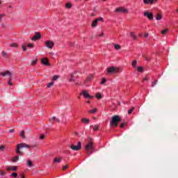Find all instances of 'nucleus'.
Masks as SVG:
<instances>
[{
    "label": "nucleus",
    "instance_id": "f257e3e1",
    "mask_svg": "<svg viewBox=\"0 0 178 178\" xmlns=\"http://www.w3.org/2000/svg\"><path fill=\"white\" fill-rule=\"evenodd\" d=\"M22 148H31V145H29L26 143H19L17 145V148L15 149V152L16 154H17L18 155H23V152L20 151V149H22Z\"/></svg>",
    "mask_w": 178,
    "mask_h": 178
},
{
    "label": "nucleus",
    "instance_id": "f03ea898",
    "mask_svg": "<svg viewBox=\"0 0 178 178\" xmlns=\"http://www.w3.org/2000/svg\"><path fill=\"white\" fill-rule=\"evenodd\" d=\"M119 122H122V118H120V115H114L112 117L111 120L110 122V126L117 127L118 123Z\"/></svg>",
    "mask_w": 178,
    "mask_h": 178
},
{
    "label": "nucleus",
    "instance_id": "7ed1b4c3",
    "mask_svg": "<svg viewBox=\"0 0 178 178\" xmlns=\"http://www.w3.org/2000/svg\"><path fill=\"white\" fill-rule=\"evenodd\" d=\"M107 73L108 74H113L115 73H119V68L112 66L107 69Z\"/></svg>",
    "mask_w": 178,
    "mask_h": 178
},
{
    "label": "nucleus",
    "instance_id": "20e7f679",
    "mask_svg": "<svg viewBox=\"0 0 178 178\" xmlns=\"http://www.w3.org/2000/svg\"><path fill=\"white\" fill-rule=\"evenodd\" d=\"M70 148L73 151H80V149H81V143L78 142V144L76 146L72 144L70 145Z\"/></svg>",
    "mask_w": 178,
    "mask_h": 178
},
{
    "label": "nucleus",
    "instance_id": "39448f33",
    "mask_svg": "<svg viewBox=\"0 0 178 178\" xmlns=\"http://www.w3.org/2000/svg\"><path fill=\"white\" fill-rule=\"evenodd\" d=\"M117 13H129V10L123 7H119L115 9Z\"/></svg>",
    "mask_w": 178,
    "mask_h": 178
},
{
    "label": "nucleus",
    "instance_id": "423d86ee",
    "mask_svg": "<svg viewBox=\"0 0 178 178\" xmlns=\"http://www.w3.org/2000/svg\"><path fill=\"white\" fill-rule=\"evenodd\" d=\"M80 95H83V98H86V99L89 98V99H92V98H94V96L90 95V94L88 93V92H87V90L82 91Z\"/></svg>",
    "mask_w": 178,
    "mask_h": 178
},
{
    "label": "nucleus",
    "instance_id": "0eeeda50",
    "mask_svg": "<svg viewBox=\"0 0 178 178\" xmlns=\"http://www.w3.org/2000/svg\"><path fill=\"white\" fill-rule=\"evenodd\" d=\"M44 45L47 48H49L50 49H52L54 48V46L55 45V43L51 40H47L44 42Z\"/></svg>",
    "mask_w": 178,
    "mask_h": 178
},
{
    "label": "nucleus",
    "instance_id": "6e6552de",
    "mask_svg": "<svg viewBox=\"0 0 178 178\" xmlns=\"http://www.w3.org/2000/svg\"><path fill=\"white\" fill-rule=\"evenodd\" d=\"M143 16L145 17H147V19L149 20H154V14H152V13H149L148 11H145L143 13Z\"/></svg>",
    "mask_w": 178,
    "mask_h": 178
},
{
    "label": "nucleus",
    "instance_id": "1a4fd4ad",
    "mask_svg": "<svg viewBox=\"0 0 178 178\" xmlns=\"http://www.w3.org/2000/svg\"><path fill=\"white\" fill-rule=\"evenodd\" d=\"M41 38V34L38 32L35 33V35L31 38L33 41H37Z\"/></svg>",
    "mask_w": 178,
    "mask_h": 178
},
{
    "label": "nucleus",
    "instance_id": "9d476101",
    "mask_svg": "<svg viewBox=\"0 0 178 178\" xmlns=\"http://www.w3.org/2000/svg\"><path fill=\"white\" fill-rule=\"evenodd\" d=\"M93 147H94V143L92 142H90L88 145H86V151H88V149H92Z\"/></svg>",
    "mask_w": 178,
    "mask_h": 178
},
{
    "label": "nucleus",
    "instance_id": "9b49d317",
    "mask_svg": "<svg viewBox=\"0 0 178 178\" xmlns=\"http://www.w3.org/2000/svg\"><path fill=\"white\" fill-rule=\"evenodd\" d=\"M76 74V72H74L73 74H71V79H70V81H76V79H77V76H74Z\"/></svg>",
    "mask_w": 178,
    "mask_h": 178
},
{
    "label": "nucleus",
    "instance_id": "f8f14e48",
    "mask_svg": "<svg viewBox=\"0 0 178 178\" xmlns=\"http://www.w3.org/2000/svg\"><path fill=\"white\" fill-rule=\"evenodd\" d=\"M42 65H44V66H49V62L48 61V59L43 58L42 60Z\"/></svg>",
    "mask_w": 178,
    "mask_h": 178
},
{
    "label": "nucleus",
    "instance_id": "ddd939ff",
    "mask_svg": "<svg viewBox=\"0 0 178 178\" xmlns=\"http://www.w3.org/2000/svg\"><path fill=\"white\" fill-rule=\"evenodd\" d=\"M6 74L9 76H12V74L9 71L1 72V76H3V77H5V76H6Z\"/></svg>",
    "mask_w": 178,
    "mask_h": 178
},
{
    "label": "nucleus",
    "instance_id": "4468645a",
    "mask_svg": "<svg viewBox=\"0 0 178 178\" xmlns=\"http://www.w3.org/2000/svg\"><path fill=\"white\" fill-rule=\"evenodd\" d=\"M60 162H62V157L55 158L54 160L53 161L54 163H60Z\"/></svg>",
    "mask_w": 178,
    "mask_h": 178
},
{
    "label": "nucleus",
    "instance_id": "2eb2a0df",
    "mask_svg": "<svg viewBox=\"0 0 178 178\" xmlns=\"http://www.w3.org/2000/svg\"><path fill=\"white\" fill-rule=\"evenodd\" d=\"M90 129H93L94 131H98V130L99 129V125L97 124V125H91L90 126Z\"/></svg>",
    "mask_w": 178,
    "mask_h": 178
},
{
    "label": "nucleus",
    "instance_id": "dca6fc26",
    "mask_svg": "<svg viewBox=\"0 0 178 178\" xmlns=\"http://www.w3.org/2000/svg\"><path fill=\"white\" fill-rule=\"evenodd\" d=\"M130 37L131 38H133V40H137V36L136 35V33H134V32L130 33Z\"/></svg>",
    "mask_w": 178,
    "mask_h": 178
},
{
    "label": "nucleus",
    "instance_id": "f3484780",
    "mask_svg": "<svg viewBox=\"0 0 178 178\" xmlns=\"http://www.w3.org/2000/svg\"><path fill=\"white\" fill-rule=\"evenodd\" d=\"M81 122H82V123H84L85 124H88V123H90V120L87 118H82Z\"/></svg>",
    "mask_w": 178,
    "mask_h": 178
},
{
    "label": "nucleus",
    "instance_id": "a211bd4d",
    "mask_svg": "<svg viewBox=\"0 0 178 178\" xmlns=\"http://www.w3.org/2000/svg\"><path fill=\"white\" fill-rule=\"evenodd\" d=\"M97 26H98V21H97V19H95V20L92 22L91 27H97Z\"/></svg>",
    "mask_w": 178,
    "mask_h": 178
},
{
    "label": "nucleus",
    "instance_id": "6ab92c4d",
    "mask_svg": "<svg viewBox=\"0 0 178 178\" xmlns=\"http://www.w3.org/2000/svg\"><path fill=\"white\" fill-rule=\"evenodd\" d=\"M94 79V75L90 74L86 79V81H91Z\"/></svg>",
    "mask_w": 178,
    "mask_h": 178
},
{
    "label": "nucleus",
    "instance_id": "aec40b11",
    "mask_svg": "<svg viewBox=\"0 0 178 178\" xmlns=\"http://www.w3.org/2000/svg\"><path fill=\"white\" fill-rule=\"evenodd\" d=\"M156 20H162V15L158 13L156 16Z\"/></svg>",
    "mask_w": 178,
    "mask_h": 178
},
{
    "label": "nucleus",
    "instance_id": "412c9836",
    "mask_svg": "<svg viewBox=\"0 0 178 178\" xmlns=\"http://www.w3.org/2000/svg\"><path fill=\"white\" fill-rule=\"evenodd\" d=\"M37 62H38V59L35 58L33 60H32L31 65H32V66H34V65H37Z\"/></svg>",
    "mask_w": 178,
    "mask_h": 178
},
{
    "label": "nucleus",
    "instance_id": "4be33fe9",
    "mask_svg": "<svg viewBox=\"0 0 178 178\" xmlns=\"http://www.w3.org/2000/svg\"><path fill=\"white\" fill-rule=\"evenodd\" d=\"M126 126H127V122H124L120 124V127H121V129L126 127Z\"/></svg>",
    "mask_w": 178,
    "mask_h": 178
},
{
    "label": "nucleus",
    "instance_id": "5701e85b",
    "mask_svg": "<svg viewBox=\"0 0 178 178\" xmlns=\"http://www.w3.org/2000/svg\"><path fill=\"white\" fill-rule=\"evenodd\" d=\"M114 48L116 51H119V49H121L122 47H120V44H115Z\"/></svg>",
    "mask_w": 178,
    "mask_h": 178
},
{
    "label": "nucleus",
    "instance_id": "b1692460",
    "mask_svg": "<svg viewBox=\"0 0 178 178\" xmlns=\"http://www.w3.org/2000/svg\"><path fill=\"white\" fill-rule=\"evenodd\" d=\"M137 70L139 73H143L144 72V68L143 67H138Z\"/></svg>",
    "mask_w": 178,
    "mask_h": 178
},
{
    "label": "nucleus",
    "instance_id": "393cba45",
    "mask_svg": "<svg viewBox=\"0 0 178 178\" xmlns=\"http://www.w3.org/2000/svg\"><path fill=\"white\" fill-rule=\"evenodd\" d=\"M58 79H59V76L58 75H54L52 78L53 83H54V81H56V80H58Z\"/></svg>",
    "mask_w": 178,
    "mask_h": 178
},
{
    "label": "nucleus",
    "instance_id": "a878e982",
    "mask_svg": "<svg viewBox=\"0 0 178 178\" xmlns=\"http://www.w3.org/2000/svg\"><path fill=\"white\" fill-rule=\"evenodd\" d=\"M27 166H28L29 168L33 166V161H31V160H28V161H27Z\"/></svg>",
    "mask_w": 178,
    "mask_h": 178
},
{
    "label": "nucleus",
    "instance_id": "bb28decb",
    "mask_svg": "<svg viewBox=\"0 0 178 178\" xmlns=\"http://www.w3.org/2000/svg\"><path fill=\"white\" fill-rule=\"evenodd\" d=\"M5 175H6V172L5 171H2L0 170V176L1 177H5Z\"/></svg>",
    "mask_w": 178,
    "mask_h": 178
},
{
    "label": "nucleus",
    "instance_id": "cd10ccee",
    "mask_svg": "<svg viewBox=\"0 0 178 178\" xmlns=\"http://www.w3.org/2000/svg\"><path fill=\"white\" fill-rule=\"evenodd\" d=\"M12 161L13 162H17V161H19V156H15V157H13Z\"/></svg>",
    "mask_w": 178,
    "mask_h": 178
},
{
    "label": "nucleus",
    "instance_id": "c85d7f7f",
    "mask_svg": "<svg viewBox=\"0 0 178 178\" xmlns=\"http://www.w3.org/2000/svg\"><path fill=\"white\" fill-rule=\"evenodd\" d=\"M132 67H134V68L137 67V60H134L133 62H132Z\"/></svg>",
    "mask_w": 178,
    "mask_h": 178
},
{
    "label": "nucleus",
    "instance_id": "c756f323",
    "mask_svg": "<svg viewBox=\"0 0 178 178\" xmlns=\"http://www.w3.org/2000/svg\"><path fill=\"white\" fill-rule=\"evenodd\" d=\"M10 47H11V48H17V43H11L10 44Z\"/></svg>",
    "mask_w": 178,
    "mask_h": 178
},
{
    "label": "nucleus",
    "instance_id": "7c9ffc66",
    "mask_svg": "<svg viewBox=\"0 0 178 178\" xmlns=\"http://www.w3.org/2000/svg\"><path fill=\"white\" fill-rule=\"evenodd\" d=\"M54 81L49 83L47 86V88H51L52 86H54Z\"/></svg>",
    "mask_w": 178,
    "mask_h": 178
},
{
    "label": "nucleus",
    "instance_id": "2f4dec72",
    "mask_svg": "<svg viewBox=\"0 0 178 178\" xmlns=\"http://www.w3.org/2000/svg\"><path fill=\"white\" fill-rule=\"evenodd\" d=\"M158 84V80H155L154 82L152 83V87H155Z\"/></svg>",
    "mask_w": 178,
    "mask_h": 178
},
{
    "label": "nucleus",
    "instance_id": "473e14b6",
    "mask_svg": "<svg viewBox=\"0 0 178 178\" xmlns=\"http://www.w3.org/2000/svg\"><path fill=\"white\" fill-rule=\"evenodd\" d=\"M96 98H97V99H101V98H102V95H101V93H97L96 95Z\"/></svg>",
    "mask_w": 178,
    "mask_h": 178
},
{
    "label": "nucleus",
    "instance_id": "72a5a7b5",
    "mask_svg": "<svg viewBox=\"0 0 178 178\" xmlns=\"http://www.w3.org/2000/svg\"><path fill=\"white\" fill-rule=\"evenodd\" d=\"M168 31H169V29H165L161 31V34H163V35L166 34V33H168Z\"/></svg>",
    "mask_w": 178,
    "mask_h": 178
},
{
    "label": "nucleus",
    "instance_id": "f704fd0d",
    "mask_svg": "<svg viewBox=\"0 0 178 178\" xmlns=\"http://www.w3.org/2000/svg\"><path fill=\"white\" fill-rule=\"evenodd\" d=\"M65 7L67 8V9H70V8H72V4L70 3H67L65 5Z\"/></svg>",
    "mask_w": 178,
    "mask_h": 178
},
{
    "label": "nucleus",
    "instance_id": "c9c22d12",
    "mask_svg": "<svg viewBox=\"0 0 178 178\" xmlns=\"http://www.w3.org/2000/svg\"><path fill=\"white\" fill-rule=\"evenodd\" d=\"M133 111H134V107H133L131 109H129L128 111V114L131 115V113H133Z\"/></svg>",
    "mask_w": 178,
    "mask_h": 178
},
{
    "label": "nucleus",
    "instance_id": "e433bc0d",
    "mask_svg": "<svg viewBox=\"0 0 178 178\" xmlns=\"http://www.w3.org/2000/svg\"><path fill=\"white\" fill-rule=\"evenodd\" d=\"M105 83H106V79H105V78H103L102 81L100 82V84H105Z\"/></svg>",
    "mask_w": 178,
    "mask_h": 178
},
{
    "label": "nucleus",
    "instance_id": "4c0bfd02",
    "mask_svg": "<svg viewBox=\"0 0 178 178\" xmlns=\"http://www.w3.org/2000/svg\"><path fill=\"white\" fill-rule=\"evenodd\" d=\"M97 112V108H94L93 110H90L89 113H95Z\"/></svg>",
    "mask_w": 178,
    "mask_h": 178
},
{
    "label": "nucleus",
    "instance_id": "58836bf2",
    "mask_svg": "<svg viewBox=\"0 0 178 178\" xmlns=\"http://www.w3.org/2000/svg\"><path fill=\"white\" fill-rule=\"evenodd\" d=\"M3 17H5V14H1L0 15V23H1V22H2V19H3Z\"/></svg>",
    "mask_w": 178,
    "mask_h": 178
},
{
    "label": "nucleus",
    "instance_id": "ea45409f",
    "mask_svg": "<svg viewBox=\"0 0 178 178\" xmlns=\"http://www.w3.org/2000/svg\"><path fill=\"white\" fill-rule=\"evenodd\" d=\"M27 47H29V48H34V44H33V43H29Z\"/></svg>",
    "mask_w": 178,
    "mask_h": 178
},
{
    "label": "nucleus",
    "instance_id": "a19ab883",
    "mask_svg": "<svg viewBox=\"0 0 178 178\" xmlns=\"http://www.w3.org/2000/svg\"><path fill=\"white\" fill-rule=\"evenodd\" d=\"M19 136L22 138L24 137V131H21L19 133Z\"/></svg>",
    "mask_w": 178,
    "mask_h": 178
},
{
    "label": "nucleus",
    "instance_id": "79ce46f5",
    "mask_svg": "<svg viewBox=\"0 0 178 178\" xmlns=\"http://www.w3.org/2000/svg\"><path fill=\"white\" fill-rule=\"evenodd\" d=\"M96 19H97V22H104V18L102 17H99V18H97Z\"/></svg>",
    "mask_w": 178,
    "mask_h": 178
},
{
    "label": "nucleus",
    "instance_id": "37998d69",
    "mask_svg": "<svg viewBox=\"0 0 178 178\" xmlns=\"http://www.w3.org/2000/svg\"><path fill=\"white\" fill-rule=\"evenodd\" d=\"M1 55H2V56H3V58H6L7 54H6V52H5V51H2V52H1Z\"/></svg>",
    "mask_w": 178,
    "mask_h": 178
},
{
    "label": "nucleus",
    "instance_id": "c03bdc74",
    "mask_svg": "<svg viewBox=\"0 0 178 178\" xmlns=\"http://www.w3.org/2000/svg\"><path fill=\"white\" fill-rule=\"evenodd\" d=\"M22 47L23 51H24V52H26V51H27V48L26 47V46L24 44H22Z\"/></svg>",
    "mask_w": 178,
    "mask_h": 178
},
{
    "label": "nucleus",
    "instance_id": "a18cd8bd",
    "mask_svg": "<svg viewBox=\"0 0 178 178\" xmlns=\"http://www.w3.org/2000/svg\"><path fill=\"white\" fill-rule=\"evenodd\" d=\"M56 118L55 116H54L53 118H49V122H52V120H56Z\"/></svg>",
    "mask_w": 178,
    "mask_h": 178
},
{
    "label": "nucleus",
    "instance_id": "49530a36",
    "mask_svg": "<svg viewBox=\"0 0 178 178\" xmlns=\"http://www.w3.org/2000/svg\"><path fill=\"white\" fill-rule=\"evenodd\" d=\"M11 176H13V177H16L17 176V173H16V172H13V173L11 174Z\"/></svg>",
    "mask_w": 178,
    "mask_h": 178
},
{
    "label": "nucleus",
    "instance_id": "de8ad7c7",
    "mask_svg": "<svg viewBox=\"0 0 178 178\" xmlns=\"http://www.w3.org/2000/svg\"><path fill=\"white\" fill-rule=\"evenodd\" d=\"M11 170L16 171L17 170V168L16 166H13V168H11Z\"/></svg>",
    "mask_w": 178,
    "mask_h": 178
},
{
    "label": "nucleus",
    "instance_id": "09e8293b",
    "mask_svg": "<svg viewBox=\"0 0 178 178\" xmlns=\"http://www.w3.org/2000/svg\"><path fill=\"white\" fill-rule=\"evenodd\" d=\"M6 170H8V171L12 170V168H10L9 166H6Z\"/></svg>",
    "mask_w": 178,
    "mask_h": 178
},
{
    "label": "nucleus",
    "instance_id": "8fccbe9b",
    "mask_svg": "<svg viewBox=\"0 0 178 178\" xmlns=\"http://www.w3.org/2000/svg\"><path fill=\"white\" fill-rule=\"evenodd\" d=\"M44 138H45V135H41L40 137V140H44Z\"/></svg>",
    "mask_w": 178,
    "mask_h": 178
},
{
    "label": "nucleus",
    "instance_id": "3c124183",
    "mask_svg": "<svg viewBox=\"0 0 178 178\" xmlns=\"http://www.w3.org/2000/svg\"><path fill=\"white\" fill-rule=\"evenodd\" d=\"M5 149V146H0V151H3Z\"/></svg>",
    "mask_w": 178,
    "mask_h": 178
},
{
    "label": "nucleus",
    "instance_id": "603ef678",
    "mask_svg": "<svg viewBox=\"0 0 178 178\" xmlns=\"http://www.w3.org/2000/svg\"><path fill=\"white\" fill-rule=\"evenodd\" d=\"M88 141H89V143H92V138L88 137Z\"/></svg>",
    "mask_w": 178,
    "mask_h": 178
},
{
    "label": "nucleus",
    "instance_id": "864d4df0",
    "mask_svg": "<svg viewBox=\"0 0 178 178\" xmlns=\"http://www.w3.org/2000/svg\"><path fill=\"white\" fill-rule=\"evenodd\" d=\"M8 86H13V83H12V82L10 81V80L8 81Z\"/></svg>",
    "mask_w": 178,
    "mask_h": 178
},
{
    "label": "nucleus",
    "instance_id": "5fc2aeb1",
    "mask_svg": "<svg viewBox=\"0 0 178 178\" xmlns=\"http://www.w3.org/2000/svg\"><path fill=\"white\" fill-rule=\"evenodd\" d=\"M68 166L67 165H64L63 167V170H65V169H67Z\"/></svg>",
    "mask_w": 178,
    "mask_h": 178
},
{
    "label": "nucleus",
    "instance_id": "6e6d98bb",
    "mask_svg": "<svg viewBox=\"0 0 178 178\" xmlns=\"http://www.w3.org/2000/svg\"><path fill=\"white\" fill-rule=\"evenodd\" d=\"M148 80H149L148 77H145V79H143V81H148Z\"/></svg>",
    "mask_w": 178,
    "mask_h": 178
},
{
    "label": "nucleus",
    "instance_id": "4d7b16f0",
    "mask_svg": "<svg viewBox=\"0 0 178 178\" xmlns=\"http://www.w3.org/2000/svg\"><path fill=\"white\" fill-rule=\"evenodd\" d=\"M9 133H15V129H10Z\"/></svg>",
    "mask_w": 178,
    "mask_h": 178
},
{
    "label": "nucleus",
    "instance_id": "13d9d810",
    "mask_svg": "<svg viewBox=\"0 0 178 178\" xmlns=\"http://www.w3.org/2000/svg\"><path fill=\"white\" fill-rule=\"evenodd\" d=\"M91 16H92V17H94L97 16V14H95V13H92L91 14Z\"/></svg>",
    "mask_w": 178,
    "mask_h": 178
},
{
    "label": "nucleus",
    "instance_id": "bf43d9fd",
    "mask_svg": "<svg viewBox=\"0 0 178 178\" xmlns=\"http://www.w3.org/2000/svg\"><path fill=\"white\" fill-rule=\"evenodd\" d=\"M148 35H149V33H146V34L144 35V38H147L148 37Z\"/></svg>",
    "mask_w": 178,
    "mask_h": 178
},
{
    "label": "nucleus",
    "instance_id": "052dcab7",
    "mask_svg": "<svg viewBox=\"0 0 178 178\" xmlns=\"http://www.w3.org/2000/svg\"><path fill=\"white\" fill-rule=\"evenodd\" d=\"M56 121L58 122V123H59V122H60V120L59 118H56Z\"/></svg>",
    "mask_w": 178,
    "mask_h": 178
},
{
    "label": "nucleus",
    "instance_id": "680f3d73",
    "mask_svg": "<svg viewBox=\"0 0 178 178\" xmlns=\"http://www.w3.org/2000/svg\"><path fill=\"white\" fill-rule=\"evenodd\" d=\"M102 35H104V32H102L101 35H99V37H102Z\"/></svg>",
    "mask_w": 178,
    "mask_h": 178
},
{
    "label": "nucleus",
    "instance_id": "e2e57ef3",
    "mask_svg": "<svg viewBox=\"0 0 178 178\" xmlns=\"http://www.w3.org/2000/svg\"><path fill=\"white\" fill-rule=\"evenodd\" d=\"M146 60H149V58L146 57Z\"/></svg>",
    "mask_w": 178,
    "mask_h": 178
},
{
    "label": "nucleus",
    "instance_id": "0e129e2a",
    "mask_svg": "<svg viewBox=\"0 0 178 178\" xmlns=\"http://www.w3.org/2000/svg\"><path fill=\"white\" fill-rule=\"evenodd\" d=\"M51 55H54V52H50L49 53Z\"/></svg>",
    "mask_w": 178,
    "mask_h": 178
},
{
    "label": "nucleus",
    "instance_id": "69168bd1",
    "mask_svg": "<svg viewBox=\"0 0 178 178\" xmlns=\"http://www.w3.org/2000/svg\"><path fill=\"white\" fill-rule=\"evenodd\" d=\"M94 12H97V9L96 8H94Z\"/></svg>",
    "mask_w": 178,
    "mask_h": 178
},
{
    "label": "nucleus",
    "instance_id": "338daca9",
    "mask_svg": "<svg viewBox=\"0 0 178 178\" xmlns=\"http://www.w3.org/2000/svg\"><path fill=\"white\" fill-rule=\"evenodd\" d=\"M88 104H91V102L88 101Z\"/></svg>",
    "mask_w": 178,
    "mask_h": 178
},
{
    "label": "nucleus",
    "instance_id": "774afa93",
    "mask_svg": "<svg viewBox=\"0 0 178 178\" xmlns=\"http://www.w3.org/2000/svg\"><path fill=\"white\" fill-rule=\"evenodd\" d=\"M177 13H178V8L177 9Z\"/></svg>",
    "mask_w": 178,
    "mask_h": 178
}]
</instances>
